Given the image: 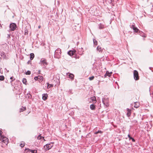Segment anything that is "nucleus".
<instances>
[{"mask_svg":"<svg viewBox=\"0 0 153 153\" xmlns=\"http://www.w3.org/2000/svg\"><path fill=\"white\" fill-rule=\"evenodd\" d=\"M112 74V72L109 73L108 71H107L106 73L104 75V77H105L107 76H110Z\"/></svg>","mask_w":153,"mask_h":153,"instance_id":"11","label":"nucleus"},{"mask_svg":"<svg viewBox=\"0 0 153 153\" xmlns=\"http://www.w3.org/2000/svg\"><path fill=\"white\" fill-rule=\"evenodd\" d=\"M0 27H2L1 25L0 24Z\"/></svg>","mask_w":153,"mask_h":153,"instance_id":"46","label":"nucleus"},{"mask_svg":"<svg viewBox=\"0 0 153 153\" xmlns=\"http://www.w3.org/2000/svg\"><path fill=\"white\" fill-rule=\"evenodd\" d=\"M27 96H28L27 97L28 99H31L32 96L30 93H27Z\"/></svg>","mask_w":153,"mask_h":153,"instance_id":"26","label":"nucleus"},{"mask_svg":"<svg viewBox=\"0 0 153 153\" xmlns=\"http://www.w3.org/2000/svg\"><path fill=\"white\" fill-rule=\"evenodd\" d=\"M128 137L129 138V140H131L132 142H135V140L134 139V138H133L132 137H131L129 134H128Z\"/></svg>","mask_w":153,"mask_h":153,"instance_id":"19","label":"nucleus"},{"mask_svg":"<svg viewBox=\"0 0 153 153\" xmlns=\"http://www.w3.org/2000/svg\"><path fill=\"white\" fill-rule=\"evenodd\" d=\"M140 104L138 102H134V107L136 108H137L139 107Z\"/></svg>","mask_w":153,"mask_h":153,"instance_id":"14","label":"nucleus"},{"mask_svg":"<svg viewBox=\"0 0 153 153\" xmlns=\"http://www.w3.org/2000/svg\"><path fill=\"white\" fill-rule=\"evenodd\" d=\"M149 68L150 69V70H152V71H153V70H152L151 69V68H152L150 67V68Z\"/></svg>","mask_w":153,"mask_h":153,"instance_id":"44","label":"nucleus"},{"mask_svg":"<svg viewBox=\"0 0 153 153\" xmlns=\"http://www.w3.org/2000/svg\"><path fill=\"white\" fill-rule=\"evenodd\" d=\"M42 98L44 100H46L48 98V95L47 94H44L42 95Z\"/></svg>","mask_w":153,"mask_h":153,"instance_id":"9","label":"nucleus"},{"mask_svg":"<svg viewBox=\"0 0 153 153\" xmlns=\"http://www.w3.org/2000/svg\"><path fill=\"white\" fill-rule=\"evenodd\" d=\"M17 27V25L15 23H12L10 24V27L11 31H14L16 29V27Z\"/></svg>","mask_w":153,"mask_h":153,"instance_id":"6","label":"nucleus"},{"mask_svg":"<svg viewBox=\"0 0 153 153\" xmlns=\"http://www.w3.org/2000/svg\"><path fill=\"white\" fill-rule=\"evenodd\" d=\"M38 79H39L41 81H42L43 80V78L42 76H39Z\"/></svg>","mask_w":153,"mask_h":153,"instance_id":"27","label":"nucleus"},{"mask_svg":"<svg viewBox=\"0 0 153 153\" xmlns=\"http://www.w3.org/2000/svg\"><path fill=\"white\" fill-rule=\"evenodd\" d=\"M97 51H99L100 52H102V49L99 46H97Z\"/></svg>","mask_w":153,"mask_h":153,"instance_id":"17","label":"nucleus"},{"mask_svg":"<svg viewBox=\"0 0 153 153\" xmlns=\"http://www.w3.org/2000/svg\"><path fill=\"white\" fill-rule=\"evenodd\" d=\"M131 114V110L128 108H127V116L129 117L130 116Z\"/></svg>","mask_w":153,"mask_h":153,"instance_id":"10","label":"nucleus"},{"mask_svg":"<svg viewBox=\"0 0 153 153\" xmlns=\"http://www.w3.org/2000/svg\"><path fill=\"white\" fill-rule=\"evenodd\" d=\"M74 57L76 59H79V56L77 55H75Z\"/></svg>","mask_w":153,"mask_h":153,"instance_id":"37","label":"nucleus"},{"mask_svg":"<svg viewBox=\"0 0 153 153\" xmlns=\"http://www.w3.org/2000/svg\"><path fill=\"white\" fill-rule=\"evenodd\" d=\"M30 149H29L28 148H26L25 149V151H26L27 150H28L30 151Z\"/></svg>","mask_w":153,"mask_h":153,"instance_id":"40","label":"nucleus"},{"mask_svg":"<svg viewBox=\"0 0 153 153\" xmlns=\"http://www.w3.org/2000/svg\"><path fill=\"white\" fill-rule=\"evenodd\" d=\"M90 109L93 110H94L95 109L96 106L95 105L92 104H91L90 105Z\"/></svg>","mask_w":153,"mask_h":153,"instance_id":"13","label":"nucleus"},{"mask_svg":"<svg viewBox=\"0 0 153 153\" xmlns=\"http://www.w3.org/2000/svg\"><path fill=\"white\" fill-rule=\"evenodd\" d=\"M39 76H35L34 78V79L36 80H38V78H39Z\"/></svg>","mask_w":153,"mask_h":153,"instance_id":"36","label":"nucleus"},{"mask_svg":"<svg viewBox=\"0 0 153 153\" xmlns=\"http://www.w3.org/2000/svg\"><path fill=\"white\" fill-rule=\"evenodd\" d=\"M40 63L43 66V67H44L45 68H47L46 66L48 65V63L47 62L46 59L44 58L41 59Z\"/></svg>","mask_w":153,"mask_h":153,"instance_id":"4","label":"nucleus"},{"mask_svg":"<svg viewBox=\"0 0 153 153\" xmlns=\"http://www.w3.org/2000/svg\"><path fill=\"white\" fill-rule=\"evenodd\" d=\"M13 76H12L10 77V79H11V80L10 81V82H12L14 80H15V79H13Z\"/></svg>","mask_w":153,"mask_h":153,"instance_id":"35","label":"nucleus"},{"mask_svg":"<svg viewBox=\"0 0 153 153\" xmlns=\"http://www.w3.org/2000/svg\"><path fill=\"white\" fill-rule=\"evenodd\" d=\"M152 94H153V93H152Z\"/></svg>","mask_w":153,"mask_h":153,"instance_id":"50","label":"nucleus"},{"mask_svg":"<svg viewBox=\"0 0 153 153\" xmlns=\"http://www.w3.org/2000/svg\"><path fill=\"white\" fill-rule=\"evenodd\" d=\"M0 55L3 58H5L6 57L5 53L3 51L1 52Z\"/></svg>","mask_w":153,"mask_h":153,"instance_id":"16","label":"nucleus"},{"mask_svg":"<svg viewBox=\"0 0 153 153\" xmlns=\"http://www.w3.org/2000/svg\"><path fill=\"white\" fill-rule=\"evenodd\" d=\"M25 143L24 142L22 141L21 142V143L20 145V146L21 147H23L25 145Z\"/></svg>","mask_w":153,"mask_h":153,"instance_id":"21","label":"nucleus"},{"mask_svg":"<svg viewBox=\"0 0 153 153\" xmlns=\"http://www.w3.org/2000/svg\"><path fill=\"white\" fill-rule=\"evenodd\" d=\"M104 26L101 24H100L99 25V29H102L104 28Z\"/></svg>","mask_w":153,"mask_h":153,"instance_id":"20","label":"nucleus"},{"mask_svg":"<svg viewBox=\"0 0 153 153\" xmlns=\"http://www.w3.org/2000/svg\"><path fill=\"white\" fill-rule=\"evenodd\" d=\"M102 102H103L104 105H105V104L104 102V101L103 100H102Z\"/></svg>","mask_w":153,"mask_h":153,"instance_id":"43","label":"nucleus"},{"mask_svg":"<svg viewBox=\"0 0 153 153\" xmlns=\"http://www.w3.org/2000/svg\"><path fill=\"white\" fill-rule=\"evenodd\" d=\"M90 99H91V100L93 102V103H95L97 102L96 97H95L94 96L91 97Z\"/></svg>","mask_w":153,"mask_h":153,"instance_id":"12","label":"nucleus"},{"mask_svg":"<svg viewBox=\"0 0 153 153\" xmlns=\"http://www.w3.org/2000/svg\"><path fill=\"white\" fill-rule=\"evenodd\" d=\"M61 53V49L59 48H57L55 51L54 57L57 59H59L60 57Z\"/></svg>","mask_w":153,"mask_h":153,"instance_id":"1","label":"nucleus"},{"mask_svg":"<svg viewBox=\"0 0 153 153\" xmlns=\"http://www.w3.org/2000/svg\"><path fill=\"white\" fill-rule=\"evenodd\" d=\"M26 33H27V32H26V31H25V34Z\"/></svg>","mask_w":153,"mask_h":153,"instance_id":"48","label":"nucleus"},{"mask_svg":"<svg viewBox=\"0 0 153 153\" xmlns=\"http://www.w3.org/2000/svg\"><path fill=\"white\" fill-rule=\"evenodd\" d=\"M0 140H2V141L3 142L5 143V142L6 141V140L8 141V139H7L6 137H5L3 136H1V137H0Z\"/></svg>","mask_w":153,"mask_h":153,"instance_id":"8","label":"nucleus"},{"mask_svg":"<svg viewBox=\"0 0 153 153\" xmlns=\"http://www.w3.org/2000/svg\"><path fill=\"white\" fill-rule=\"evenodd\" d=\"M48 85H47V88H49L51 87H53V85L52 84H49L48 83H47Z\"/></svg>","mask_w":153,"mask_h":153,"instance_id":"28","label":"nucleus"},{"mask_svg":"<svg viewBox=\"0 0 153 153\" xmlns=\"http://www.w3.org/2000/svg\"><path fill=\"white\" fill-rule=\"evenodd\" d=\"M131 122L132 123V124H133L134 125L136 124V123H137V121L136 120H133Z\"/></svg>","mask_w":153,"mask_h":153,"instance_id":"30","label":"nucleus"},{"mask_svg":"<svg viewBox=\"0 0 153 153\" xmlns=\"http://www.w3.org/2000/svg\"><path fill=\"white\" fill-rule=\"evenodd\" d=\"M40 27H41L40 26H38V28H40Z\"/></svg>","mask_w":153,"mask_h":153,"instance_id":"45","label":"nucleus"},{"mask_svg":"<svg viewBox=\"0 0 153 153\" xmlns=\"http://www.w3.org/2000/svg\"><path fill=\"white\" fill-rule=\"evenodd\" d=\"M102 133V132L100 130H98L97 131L95 132L94 133V134H97L99 133Z\"/></svg>","mask_w":153,"mask_h":153,"instance_id":"33","label":"nucleus"},{"mask_svg":"<svg viewBox=\"0 0 153 153\" xmlns=\"http://www.w3.org/2000/svg\"><path fill=\"white\" fill-rule=\"evenodd\" d=\"M30 60H32L34 57V55L33 53H31L30 54Z\"/></svg>","mask_w":153,"mask_h":153,"instance_id":"18","label":"nucleus"},{"mask_svg":"<svg viewBox=\"0 0 153 153\" xmlns=\"http://www.w3.org/2000/svg\"><path fill=\"white\" fill-rule=\"evenodd\" d=\"M30 152H31L32 153H37V150H31L30 149Z\"/></svg>","mask_w":153,"mask_h":153,"instance_id":"23","label":"nucleus"},{"mask_svg":"<svg viewBox=\"0 0 153 153\" xmlns=\"http://www.w3.org/2000/svg\"><path fill=\"white\" fill-rule=\"evenodd\" d=\"M31 60H29L27 62V64H31Z\"/></svg>","mask_w":153,"mask_h":153,"instance_id":"38","label":"nucleus"},{"mask_svg":"<svg viewBox=\"0 0 153 153\" xmlns=\"http://www.w3.org/2000/svg\"><path fill=\"white\" fill-rule=\"evenodd\" d=\"M7 37L8 38H10V35L9 34H8V35H7Z\"/></svg>","mask_w":153,"mask_h":153,"instance_id":"41","label":"nucleus"},{"mask_svg":"<svg viewBox=\"0 0 153 153\" xmlns=\"http://www.w3.org/2000/svg\"><path fill=\"white\" fill-rule=\"evenodd\" d=\"M76 52V51L75 50L74 51H70L68 52V54L70 56H72L74 55Z\"/></svg>","mask_w":153,"mask_h":153,"instance_id":"7","label":"nucleus"},{"mask_svg":"<svg viewBox=\"0 0 153 153\" xmlns=\"http://www.w3.org/2000/svg\"><path fill=\"white\" fill-rule=\"evenodd\" d=\"M22 82L23 84L26 85V82H27V80L26 78H23L22 80Z\"/></svg>","mask_w":153,"mask_h":153,"instance_id":"24","label":"nucleus"},{"mask_svg":"<svg viewBox=\"0 0 153 153\" xmlns=\"http://www.w3.org/2000/svg\"><path fill=\"white\" fill-rule=\"evenodd\" d=\"M94 44L95 45H97V42L95 39H93Z\"/></svg>","mask_w":153,"mask_h":153,"instance_id":"25","label":"nucleus"},{"mask_svg":"<svg viewBox=\"0 0 153 153\" xmlns=\"http://www.w3.org/2000/svg\"><path fill=\"white\" fill-rule=\"evenodd\" d=\"M26 110V108L25 107H22V108H21L20 109V112H21L22 111H25Z\"/></svg>","mask_w":153,"mask_h":153,"instance_id":"22","label":"nucleus"},{"mask_svg":"<svg viewBox=\"0 0 153 153\" xmlns=\"http://www.w3.org/2000/svg\"><path fill=\"white\" fill-rule=\"evenodd\" d=\"M112 2V0H109V2L110 3H111Z\"/></svg>","mask_w":153,"mask_h":153,"instance_id":"42","label":"nucleus"},{"mask_svg":"<svg viewBox=\"0 0 153 153\" xmlns=\"http://www.w3.org/2000/svg\"><path fill=\"white\" fill-rule=\"evenodd\" d=\"M26 33H27V32H26V31H25V34Z\"/></svg>","mask_w":153,"mask_h":153,"instance_id":"47","label":"nucleus"},{"mask_svg":"<svg viewBox=\"0 0 153 153\" xmlns=\"http://www.w3.org/2000/svg\"><path fill=\"white\" fill-rule=\"evenodd\" d=\"M54 143L51 142L47 144L44 146V148L46 151L50 149L53 146Z\"/></svg>","mask_w":153,"mask_h":153,"instance_id":"3","label":"nucleus"},{"mask_svg":"<svg viewBox=\"0 0 153 153\" xmlns=\"http://www.w3.org/2000/svg\"><path fill=\"white\" fill-rule=\"evenodd\" d=\"M1 69H0V71H1Z\"/></svg>","mask_w":153,"mask_h":153,"instance_id":"49","label":"nucleus"},{"mask_svg":"<svg viewBox=\"0 0 153 153\" xmlns=\"http://www.w3.org/2000/svg\"><path fill=\"white\" fill-rule=\"evenodd\" d=\"M4 79V77L3 76H0V80H3Z\"/></svg>","mask_w":153,"mask_h":153,"instance_id":"29","label":"nucleus"},{"mask_svg":"<svg viewBox=\"0 0 153 153\" xmlns=\"http://www.w3.org/2000/svg\"><path fill=\"white\" fill-rule=\"evenodd\" d=\"M42 138H44V137L40 135L39 136L37 137L38 139L40 140L42 139Z\"/></svg>","mask_w":153,"mask_h":153,"instance_id":"34","label":"nucleus"},{"mask_svg":"<svg viewBox=\"0 0 153 153\" xmlns=\"http://www.w3.org/2000/svg\"><path fill=\"white\" fill-rule=\"evenodd\" d=\"M69 77L71 80H73L74 79V75L72 74H69Z\"/></svg>","mask_w":153,"mask_h":153,"instance_id":"15","label":"nucleus"},{"mask_svg":"<svg viewBox=\"0 0 153 153\" xmlns=\"http://www.w3.org/2000/svg\"><path fill=\"white\" fill-rule=\"evenodd\" d=\"M94 78V76H92L91 77H89V79L90 80H93Z\"/></svg>","mask_w":153,"mask_h":153,"instance_id":"31","label":"nucleus"},{"mask_svg":"<svg viewBox=\"0 0 153 153\" xmlns=\"http://www.w3.org/2000/svg\"><path fill=\"white\" fill-rule=\"evenodd\" d=\"M134 79L135 80H138L139 79L138 73L136 70H134L133 72Z\"/></svg>","mask_w":153,"mask_h":153,"instance_id":"5","label":"nucleus"},{"mask_svg":"<svg viewBox=\"0 0 153 153\" xmlns=\"http://www.w3.org/2000/svg\"><path fill=\"white\" fill-rule=\"evenodd\" d=\"M131 27L133 29L134 32L140 33L141 34V35L142 36L144 37H146V36H145V34H144V35H143V34H144V33L142 32H141V31L134 25H132Z\"/></svg>","mask_w":153,"mask_h":153,"instance_id":"2","label":"nucleus"},{"mask_svg":"<svg viewBox=\"0 0 153 153\" xmlns=\"http://www.w3.org/2000/svg\"><path fill=\"white\" fill-rule=\"evenodd\" d=\"M2 132L1 130H0V136H1H1H2Z\"/></svg>","mask_w":153,"mask_h":153,"instance_id":"39","label":"nucleus"},{"mask_svg":"<svg viewBox=\"0 0 153 153\" xmlns=\"http://www.w3.org/2000/svg\"><path fill=\"white\" fill-rule=\"evenodd\" d=\"M31 74V72L30 71H27L26 72V74L27 75H30Z\"/></svg>","mask_w":153,"mask_h":153,"instance_id":"32","label":"nucleus"}]
</instances>
